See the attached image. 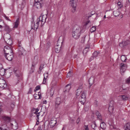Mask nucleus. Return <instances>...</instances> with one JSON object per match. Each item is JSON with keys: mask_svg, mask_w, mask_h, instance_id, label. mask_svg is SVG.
<instances>
[{"mask_svg": "<svg viewBox=\"0 0 130 130\" xmlns=\"http://www.w3.org/2000/svg\"><path fill=\"white\" fill-rule=\"evenodd\" d=\"M5 30L7 32H9L11 31V29L9 28V27L7 25H5L4 27Z\"/></svg>", "mask_w": 130, "mask_h": 130, "instance_id": "obj_25", "label": "nucleus"}, {"mask_svg": "<svg viewBox=\"0 0 130 130\" xmlns=\"http://www.w3.org/2000/svg\"><path fill=\"white\" fill-rule=\"evenodd\" d=\"M127 44V43L126 41H124L120 43L119 44V46L122 47H124Z\"/></svg>", "mask_w": 130, "mask_h": 130, "instance_id": "obj_19", "label": "nucleus"}, {"mask_svg": "<svg viewBox=\"0 0 130 130\" xmlns=\"http://www.w3.org/2000/svg\"><path fill=\"white\" fill-rule=\"evenodd\" d=\"M37 0H35L34 6L37 9H40L42 6V2H38Z\"/></svg>", "mask_w": 130, "mask_h": 130, "instance_id": "obj_7", "label": "nucleus"}, {"mask_svg": "<svg viewBox=\"0 0 130 130\" xmlns=\"http://www.w3.org/2000/svg\"><path fill=\"white\" fill-rule=\"evenodd\" d=\"M43 16H40L39 18L40 19V22L41 23V27H42V26L44 25V23L45 22V20L47 18H45V21H43Z\"/></svg>", "mask_w": 130, "mask_h": 130, "instance_id": "obj_15", "label": "nucleus"}, {"mask_svg": "<svg viewBox=\"0 0 130 130\" xmlns=\"http://www.w3.org/2000/svg\"><path fill=\"white\" fill-rule=\"evenodd\" d=\"M57 123V121L55 120H51L50 122V125L51 127H53Z\"/></svg>", "mask_w": 130, "mask_h": 130, "instance_id": "obj_13", "label": "nucleus"}, {"mask_svg": "<svg viewBox=\"0 0 130 130\" xmlns=\"http://www.w3.org/2000/svg\"><path fill=\"white\" fill-rule=\"evenodd\" d=\"M117 5L120 7V8H121L123 6L122 4L120 2H119L118 3Z\"/></svg>", "mask_w": 130, "mask_h": 130, "instance_id": "obj_42", "label": "nucleus"}, {"mask_svg": "<svg viewBox=\"0 0 130 130\" xmlns=\"http://www.w3.org/2000/svg\"><path fill=\"white\" fill-rule=\"evenodd\" d=\"M35 59H36V62H35L34 64H37V63L38 62V57L37 56H35V57L34 58V60H35Z\"/></svg>", "mask_w": 130, "mask_h": 130, "instance_id": "obj_48", "label": "nucleus"}, {"mask_svg": "<svg viewBox=\"0 0 130 130\" xmlns=\"http://www.w3.org/2000/svg\"><path fill=\"white\" fill-rule=\"evenodd\" d=\"M113 14L115 17H117L120 15V12L119 11L117 10L114 11L113 12Z\"/></svg>", "mask_w": 130, "mask_h": 130, "instance_id": "obj_28", "label": "nucleus"}, {"mask_svg": "<svg viewBox=\"0 0 130 130\" xmlns=\"http://www.w3.org/2000/svg\"><path fill=\"white\" fill-rule=\"evenodd\" d=\"M56 84L57 82H56V81H55L54 80H53L51 83L52 85L53 86H54L56 85Z\"/></svg>", "mask_w": 130, "mask_h": 130, "instance_id": "obj_39", "label": "nucleus"}, {"mask_svg": "<svg viewBox=\"0 0 130 130\" xmlns=\"http://www.w3.org/2000/svg\"><path fill=\"white\" fill-rule=\"evenodd\" d=\"M44 64H41L40 67L39 69L41 71L43 68Z\"/></svg>", "mask_w": 130, "mask_h": 130, "instance_id": "obj_46", "label": "nucleus"}, {"mask_svg": "<svg viewBox=\"0 0 130 130\" xmlns=\"http://www.w3.org/2000/svg\"><path fill=\"white\" fill-rule=\"evenodd\" d=\"M90 22V21H87L85 23V26H86L88 24V23L89 22Z\"/></svg>", "mask_w": 130, "mask_h": 130, "instance_id": "obj_58", "label": "nucleus"}, {"mask_svg": "<svg viewBox=\"0 0 130 130\" xmlns=\"http://www.w3.org/2000/svg\"><path fill=\"white\" fill-rule=\"evenodd\" d=\"M71 84H69L66 86V91L68 92L71 88Z\"/></svg>", "mask_w": 130, "mask_h": 130, "instance_id": "obj_23", "label": "nucleus"}, {"mask_svg": "<svg viewBox=\"0 0 130 130\" xmlns=\"http://www.w3.org/2000/svg\"><path fill=\"white\" fill-rule=\"evenodd\" d=\"M39 110L38 108H34L32 110L31 112L32 113H34L36 115V117H37V121H39V116L40 115V112H38Z\"/></svg>", "mask_w": 130, "mask_h": 130, "instance_id": "obj_4", "label": "nucleus"}, {"mask_svg": "<svg viewBox=\"0 0 130 130\" xmlns=\"http://www.w3.org/2000/svg\"><path fill=\"white\" fill-rule=\"evenodd\" d=\"M0 130H7L6 129H2V128L0 127Z\"/></svg>", "mask_w": 130, "mask_h": 130, "instance_id": "obj_64", "label": "nucleus"}, {"mask_svg": "<svg viewBox=\"0 0 130 130\" xmlns=\"http://www.w3.org/2000/svg\"><path fill=\"white\" fill-rule=\"evenodd\" d=\"M93 59V57H91L90 58L89 60L90 61H91V59Z\"/></svg>", "mask_w": 130, "mask_h": 130, "instance_id": "obj_62", "label": "nucleus"}, {"mask_svg": "<svg viewBox=\"0 0 130 130\" xmlns=\"http://www.w3.org/2000/svg\"><path fill=\"white\" fill-rule=\"evenodd\" d=\"M37 95H38L39 99H41V96L40 92H38V94H37Z\"/></svg>", "mask_w": 130, "mask_h": 130, "instance_id": "obj_50", "label": "nucleus"}, {"mask_svg": "<svg viewBox=\"0 0 130 130\" xmlns=\"http://www.w3.org/2000/svg\"><path fill=\"white\" fill-rule=\"evenodd\" d=\"M5 73V71L4 68L0 70V74L2 76H3Z\"/></svg>", "mask_w": 130, "mask_h": 130, "instance_id": "obj_29", "label": "nucleus"}, {"mask_svg": "<svg viewBox=\"0 0 130 130\" xmlns=\"http://www.w3.org/2000/svg\"><path fill=\"white\" fill-rule=\"evenodd\" d=\"M113 101H111L110 102L109 107L108 108L109 113L110 115L112 114L114 108L113 103Z\"/></svg>", "mask_w": 130, "mask_h": 130, "instance_id": "obj_6", "label": "nucleus"}, {"mask_svg": "<svg viewBox=\"0 0 130 130\" xmlns=\"http://www.w3.org/2000/svg\"><path fill=\"white\" fill-rule=\"evenodd\" d=\"M14 107V104L13 103H12L9 106L8 108V110L10 112L13 109V108Z\"/></svg>", "mask_w": 130, "mask_h": 130, "instance_id": "obj_16", "label": "nucleus"}, {"mask_svg": "<svg viewBox=\"0 0 130 130\" xmlns=\"http://www.w3.org/2000/svg\"><path fill=\"white\" fill-rule=\"evenodd\" d=\"M7 86L6 81L3 79H0V88L4 89L6 88Z\"/></svg>", "mask_w": 130, "mask_h": 130, "instance_id": "obj_5", "label": "nucleus"}, {"mask_svg": "<svg viewBox=\"0 0 130 130\" xmlns=\"http://www.w3.org/2000/svg\"><path fill=\"white\" fill-rule=\"evenodd\" d=\"M70 4L72 7L71 9V11L72 13H74L76 11V3L74 0H70Z\"/></svg>", "mask_w": 130, "mask_h": 130, "instance_id": "obj_3", "label": "nucleus"}, {"mask_svg": "<svg viewBox=\"0 0 130 130\" xmlns=\"http://www.w3.org/2000/svg\"><path fill=\"white\" fill-rule=\"evenodd\" d=\"M32 92V88H30L29 89V90L28 92H27V94H31Z\"/></svg>", "mask_w": 130, "mask_h": 130, "instance_id": "obj_49", "label": "nucleus"}, {"mask_svg": "<svg viewBox=\"0 0 130 130\" xmlns=\"http://www.w3.org/2000/svg\"><path fill=\"white\" fill-rule=\"evenodd\" d=\"M95 12L94 11H92L91 12V15H88V18L90 17L91 16L95 14Z\"/></svg>", "mask_w": 130, "mask_h": 130, "instance_id": "obj_40", "label": "nucleus"}, {"mask_svg": "<svg viewBox=\"0 0 130 130\" xmlns=\"http://www.w3.org/2000/svg\"><path fill=\"white\" fill-rule=\"evenodd\" d=\"M80 121V119L79 118H78L76 120V123L77 124H78Z\"/></svg>", "mask_w": 130, "mask_h": 130, "instance_id": "obj_55", "label": "nucleus"}, {"mask_svg": "<svg viewBox=\"0 0 130 130\" xmlns=\"http://www.w3.org/2000/svg\"><path fill=\"white\" fill-rule=\"evenodd\" d=\"M88 40V37L87 36V35H84L82 38L81 40V43H85V41Z\"/></svg>", "mask_w": 130, "mask_h": 130, "instance_id": "obj_14", "label": "nucleus"}, {"mask_svg": "<svg viewBox=\"0 0 130 130\" xmlns=\"http://www.w3.org/2000/svg\"><path fill=\"white\" fill-rule=\"evenodd\" d=\"M47 101L46 100H45L43 101V104H46V103Z\"/></svg>", "mask_w": 130, "mask_h": 130, "instance_id": "obj_59", "label": "nucleus"}, {"mask_svg": "<svg viewBox=\"0 0 130 130\" xmlns=\"http://www.w3.org/2000/svg\"><path fill=\"white\" fill-rule=\"evenodd\" d=\"M44 79H46L48 76V74L47 73H46L44 74Z\"/></svg>", "mask_w": 130, "mask_h": 130, "instance_id": "obj_41", "label": "nucleus"}, {"mask_svg": "<svg viewBox=\"0 0 130 130\" xmlns=\"http://www.w3.org/2000/svg\"><path fill=\"white\" fill-rule=\"evenodd\" d=\"M19 23V20L18 19L16 20L15 22L14 23V25L13 27V28H17L18 27Z\"/></svg>", "mask_w": 130, "mask_h": 130, "instance_id": "obj_26", "label": "nucleus"}, {"mask_svg": "<svg viewBox=\"0 0 130 130\" xmlns=\"http://www.w3.org/2000/svg\"><path fill=\"white\" fill-rule=\"evenodd\" d=\"M95 114L98 118L99 119H101V115L98 111H96Z\"/></svg>", "mask_w": 130, "mask_h": 130, "instance_id": "obj_27", "label": "nucleus"}, {"mask_svg": "<svg viewBox=\"0 0 130 130\" xmlns=\"http://www.w3.org/2000/svg\"><path fill=\"white\" fill-rule=\"evenodd\" d=\"M126 68H123V67H121L120 68V71L121 72L124 73L126 70Z\"/></svg>", "mask_w": 130, "mask_h": 130, "instance_id": "obj_36", "label": "nucleus"}, {"mask_svg": "<svg viewBox=\"0 0 130 130\" xmlns=\"http://www.w3.org/2000/svg\"><path fill=\"white\" fill-rule=\"evenodd\" d=\"M85 130H89V128L88 127V125H85Z\"/></svg>", "mask_w": 130, "mask_h": 130, "instance_id": "obj_54", "label": "nucleus"}, {"mask_svg": "<svg viewBox=\"0 0 130 130\" xmlns=\"http://www.w3.org/2000/svg\"><path fill=\"white\" fill-rule=\"evenodd\" d=\"M120 96H121L122 99L123 101H126L128 100V97L127 95H121Z\"/></svg>", "mask_w": 130, "mask_h": 130, "instance_id": "obj_24", "label": "nucleus"}, {"mask_svg": "<svg viewBox=\"0 0 130 130\" xmlns=\"http://www.w3.org/2000/svg\"><path fill=\"white\" fill-rule=\"evenodd\" d=\"M34 27H32V29H34L35 30H36L38 27L39 26L37 24H36V23L35 24L33 22Z\"/></svg>", "mask_w": 130, "mask_h": 130, "instance_id": "obj_33", "label": "nucleus"}, {"mask_svg": "<svg viewBox=\"0 0 130 130\" xmlns=\"http://www.w3.org/2000/svg\"><path fill=\"white\" fill-rule=\"evenodd\" d=\"M94 80V78L93 77H91L89 80V84L90 85V87L93 84Z\"/></svg>", "mask_w": 130, "mask_h": 130, "instance_id": "obj_17", "label": "nucleus"}, {"mask_svg": "<svg viewBox=\"0 0 130 130\" xmlns=\"http://www.w3.org/2000/svg\"><path fill=\"white\" fill-rule=\"evenodd\" d=\"M121 64V67H123V68H126V65L125 64Z\"/></svg>", "mask_w": 130, "mask_h": 130, "instance_id": "obj_56", "label": "nucleus"}, {"mask_svg": "<svg viewBox=\"0 0 130 130\" xmlns=\"http://www.w3.org/2000/svg\"><path fill=\"white\" fill-rule=\"evenodd\" d=\"M34 96L35 97V99H39V98L38 95H37V94H35L34 95Z\"/></svg>", "mask_w": 130, "mask_h": 130, "instance_id": "obj_47", "label": "nucleus"}, {"mask_svg": "<svg viewBox=\"0 0 130 130\" xmlns=\"http://www.w3.org/2000/svg\"><path fill=\"white\" fill-rule=\"evenodd\" d=\"M40 19L38 18L37 20V22L36 23V24H37L38 26H39V24L40 22Z\"/></svg>", "mask_w": 130, "mask_h": 130, "instance_id": "obj_44", "label": "nucleus"}, {"mask_svg": "<svg viewBox=\"0 0 130 130\" xmlns=\"http://www.w3.org/2000/svg\"><path fill=\"white\" fill-rule=\"evenodd\" d=\"M46 79H44V78H43V82H42V84H46Z\"/></svg>", "mask_w": 130, "mask_h": 130, "instance_id": "obj_53", "label": "nucleus"}, {"mask_svg": "<svg viewBox=\"0 0 130 130\" xmlns=\"http://www.w3.org/2000/svg\"><path fill=\"white\" fill-rule=\"evenodd\" d=\"M55 108H57L59 105L61 103L62 101L61 98L59 97H57L55 100Z\"/></svg>", "mask_w": 130, "mask_h": 130, "instance_id": "obj_8", "label": "nucleus"}, {"mask_svg": "<svg viewBox=\"0 0 130 130\" xmlns=\"http://www.w3.org/2000/svg\"><path fill=\"white\" fill-rule=\"evenodd\" d=\"M3 68V67L2 65V64H0V70L1 69H2Z\"/></svg>", "mask_w": 130, "mask_h": 130, "instance_id": "obj_60", "label": "nucleus"}, {"mask_svg": "<svg viewBox=\"0 0 130 130\" xmlns=\"http://www.w3.org/2000/svg\"><path fill=\"white\" fill-rule=\"evenodd\" d=\"M123 89V87H121L119 89V91L121 94H122Z\"/></svg>", "mask_w": 130, "mask_h": 130, "instance_id": "obj_51", "label": "nucleus"}, {"mask_svg": "<svg viewBox=\"0 0 130 130\" xmlns=\"http://www.w3.org/2000/svg\"><path fill=\"white\" fill-rule=\"evenodd\" d=\"M61 47V46L60 45L57 44L55 46V51L56 53H58L60 52Z\"/></svg>", "mask_w": 130, "mask_h": 130, "instance_id": "obj_12", "label": "nucleus"}, {"mask_svg": "<svg viewBox=\"0 0 130 130\" xmlns=\"http://www.w3.org/2000/svg\"><path fill=\"white\" fill-rule=\"evenodd\" d=\"M91 127L93 129H95V128L96 127V125L95 122L92 123L91 125Z\"/></svg>", "mask_w": 130, "mask_h": 130, "instance_id": "obj_37", "label": "nucleus"}, {"mask_svg": "<svg viewBox=\"0 0 130 130\" xmlns=\"http://www.w3.org/2000/svg\"><path fill=\"white\" fill-rule=\"evenodd\" d=\"M124 128L125 130H130V123L128 122L126 124Z\"/></svg>", "mask_w": 130, "mask_h": 130, "instance_id": "obj_18", "label": "nucleus"}, {"mask_svg": "<svg viewBox=\"0 0 130 130\" xmlns=\"http://www.w3.org/2000/svg\"><path fill=\"white\" fill-rule=\"evenodd\" d=\"M5 56L6 59L9 61H11L13 57L12 53L5 55Z\"/></svg>", "mask_w": 130, "mask_h": 130, "instance_id": "obj_10", "label": "nucleus"}, {"mask_svg": "<svg viewBox=\"0 0 130 130\" xmlns=\"http://www.w3.org/2000/svg\"><path fill=\"white\" fill-rule=\"evenodd\" d=\"M86 93L84 91L82 92L81 95V98L86 99Z\"/></svg>", "mask_w": 130, "mask_h": 130, "instance_id": "obj_31", "label": "nucleus"}, {"mask_svg": "<svg viewBox=\"0 0 130 130\" xmlns=\"http://www.w3.org/2000/svg\"><path fill=\"white\" fill-rule=\"evenodd\" d=\"M14 72L15 74V75L17 77H20L22 76V73L19 70H14Z\"/></svg>", "mask_w": 130, "mask_h": 130, "instance_id": "obj_11", "label": "nucleus"}, {"mask_svg": "<svg viewBox=\"0 0 130 130\" xmlns=\"http://www.w3.org/2000/svg\"><path fill=\"white\" fill-rule=\"evenodd\" d=\"M100 127L101 128L103 129V130H104L106 127V125L105 123L104 122H102L101 123Z\"/></svg>", "mask_w": 130, "mask_h": 130, "instance_id": "obj_21", "label": "nucleus"}, {"mask_svg": "<svg viewBox=\"0 0 130 130\" xmlns=\"http://www.w3.org/2000/svg\"><path fill=\"white\" fill-rule=\"evenodd\" d=\"M6 42L9 45L8 46L11 47V45L12 44V40L10 39V38H9L7 41H6Z\"/></svg>", "mask_w": 130, "mask_h": 130, "instance_id": "obj_20", "label": "nucleus"}, {"mask_svg": "<svg viewBox=\"0 0 130 130\" xmlns=\"http://www.w3.org/2000/svg\"><path fill=\"white\" fill-rule=\"evenodd\" d=\"M80 27L77 25H74L72 29V37L75 39L79 38L80 36L81 31Z\"/></svg>", "mask_w": 130, "mask_h": 130, "instance_id": "obj_1", "label": "nucleus"}, {"mask_svg": "<svg viewBox=\"0 0 130 130\" xmlns=\"http://www.w3.org/2000/svg\"><path fill=\"white\" fill-rule=\"evenodd\" d=\"M71 75V72L70 71L68 73L67 75V78H68L70 77Z\"/></svg>", "mask_w": 130, "mask_h": 130, "instance_id": "obj_45", "label": "nucleus"}, {"mask_svg": "<svg viewBox=\"0 0 130 130\" xmlns=\"http://www.w3.org/2000/svg\"><path fill=\"white\" fill-rule=\"evenodd\" d=\"M99 53L100 52H94L93 54V57H96L98 56Z\"/></svg>", "mask_w": 130, "mask_h": 130, "instance_id": "obj_34", "label": "nucleus"}, {"mask_svg": "<svg viewBox=\"0 0 130 130\" xmlns=\"http://www.w3.org/2000/svg\"><path fill=\"white\" fill-rule=\"evenodd\" d=\"M96 30V28L94 26H93L90 29V31L91 32H94Z\"/></svg>", "mask_w": 130, "mask_h": 130, "instance_id": "obj_35", "label": "nucleus"}, {"mask_svg": "<svg viewBox=\"0 0 130 130\" xmlns=\"http://www.w3.org/2000/svg\"><path fill=\"white\" fill-rule=\"evenodd\" d=\"M5 16V18L7 20H8L9 21H11V20H9V19L8 17L6 16Z\"/></svg>", "mask_w": 130, "mask_h": 130, "instance_id": "obj_57", "label": "nucleus"}, {"mask_svg": "<svg viewBox=\"0 0 130 130\" xmlns=\"http://www.w3.org/2000/svg\"><path fill=\"white\" fill-rule=\"evenodd\" d=\"M11 46L6 45L4 47V52L5 55L12 53V51Z\"/></svg>", "mask_w": 130, "mask_h": 130, "instance_id": "obj_2", "label": "nucleus"}, {"mask_svg": "<svg viewBox=\"0 0 130 130\" xmlns=\"http://www.w3.org/2000/svg\"><path fill=\"white\" fill-rule=\"evenodd\" d=\"M121 59L122 61H125L126 60L127 58L124 55H122L121 56Z\"/></svg>", "mask_w": 130, "mask_h": 130, "instance_id": "obj_30", "label": "nucleus"}, {"mask_svg": "<svg viewBox=\"0 0 130 130\" xmlns=\"http://www.w3.org/2000/svg\"><path fill=\"white\" fill-rule=\"evenodd\" d=\"M21 42L20 41V42H19V41L18 42V44H19V45H21V46L22 45L21 44Z\"/></svg>", "mask_w": 130, "mask_h": 130, "instance_id": "obj_63", "label": "nucleus"}, {"mask_svg": "<svg viewBox=\"0 0 130 130\" xmlns=\"http://www.w3.org/2000/svg\"><path fill=\"white\" fill-rule=\"evenodd\" d=\"M79 101L82 104H84L86 101V99H85L80 98L79 99Z\"/></svg>", "mask_w": 130, "mask_h": 130, "instance_id": "obj_32", "label": "nucleus"}, {"mask_svg": "<svg viewBox=\"0 0 130 130\" xmlns=\"http://www.w3.org/2000/svg\"><path fill=\"white\" fill-rule=\"evenodd\" d=\"M5 119L9 121L10 120V118L9 117H6L5 118Z\"/></svg>", "mask_w": 130, "mask_h": 130, "instance_id": "obj_52", "label": "nucleus"}, {"mask_svg": "<svg viewBox=\"0 0 130 130\" xmlns=\"http://www.w3.org/2000/svg\"><path fill=\"white\" fill-rule=\"evenodd\" d=\"M40 88V87L39 86H36L34 90V92H36L37 90L39 89Z\"/></svg>", "mask_w": 130, "mask_h": 130, "instance_id": "obj_38", "label": "nucleus"}, {"mask_svg": "<svg viewBox=\"0 0 130 130\" xmlns=\"http://www.w3.org/2000/svg\"><path fill=\"white\" fill-rule=\"evenodd\" d=\"M41 127H39L38 128L37 130H41Z\"/></svg>", "mask_w": 130, "mask_h": 130, "instance_id": "obj_61", "label": "nucleus"}, {"mask_svg": "<svg viewBox=\"0 0 130 130\" xmlns=\"http://www.w3.org/2000/svg\"><path fill=\"white\" fill-rule=\"evenodd\" d=\"M18 54L19 56L23 55L25 51L24 49L21 46V45H19L18 46Z\"/></svg>", "mask_w": 130, "mask_h": 130, "instance_id": "obj_9", "label": "nucleus"}, {"mask_svg": "<svg viewBox=\"0 0 130 130\" xmlns=\"http://www.w3.org/2000/svg\"><path fill=\"white\" fill-rule=\"evenodd\" d=\"M129 90V89L127 87L125 88H123L122 94H126L127 93V92Z\"/></svg>", "mask_w": 130, "mask_h": 130, "instance_id": "obj_22", "label": "nucleus"}, {"mask_svg": "<svg viewBox=\"0 0 130 130\" xmlns=\"http://www.w3.org/2000/svg\"><path fill=\"white\" fill-rule=\"evenodd\" d=\"M126 82L128 84H130V77H129L126 80Z\"/></svg>", "mask_w": 130, "mask_h": 130, "instance_id": "obj_43", "label": "nucleus"}]
</instances>
